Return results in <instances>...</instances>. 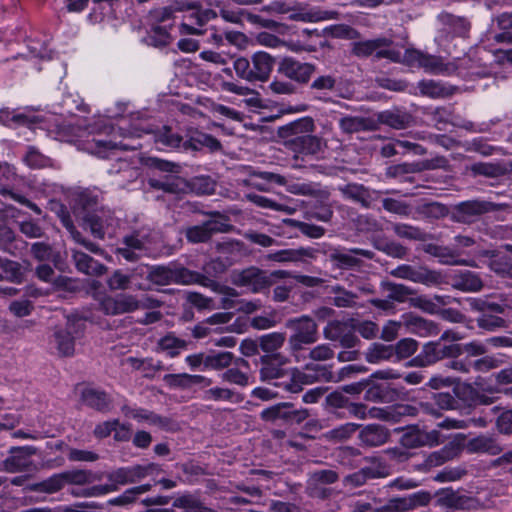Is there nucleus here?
Returning <instances> with one entry per match:
<instances>
[{
    "label": "nucleus",
    "mask_w": 512,
    "mask_h": 512,
    "mask_svg": "<svg viewBox=\"0 0 512 512\" xmlns=\"http://www.w3.org/2000/svg\"><path fill=\"white\" fill-rule=\"evenodd\" d=\"M424 56V52L408 48L405 50L404 54L402 55L399 51V61H392L393 63H402L410 67H419L421 66L422 58Z\"/></svg>",
    "instance_id": "obj_58"
},
{
    "label": "nucleus",
    "mask_w": 512,
    "mask_h": 512,
    "mask_svg": "<svg viewBox=\"0 0 512 512\" xmlns=\"http://www.w3.org/2000/svg\"><path fill=\"white\" fill-rule=\"evenodd\" d=\"M393 44V40L387 37L358 41L352 44V54L359 58L374 56L376 60L399 61V50L394 49Z\"/></svg>",
    "instance_id": "obj_6"
},
{
    "label": "nucleus",
    "mask_w": 512,
    "mask_h": 512,
    "mask_svg": "<svg viewBox=\"0 0 512 512\" xmlns=\"http://www.w3.org/2000/svg\"><path fill=\"white\" fill-rule=\"evenodd\" d=\"M346 325L341 321H330L323 329L324 338L330 341H338L346 332Z\"/></svg>",
    "instance_id": "obj_59"
},
{
    "label": "nucleus",
    "mask_w": 512,
    "mask_h": 512,
    "mask_svg": "<svg viewBox=\"0 0 512 512\" xmlns=\"http://www.w3.org/2000/svg\"><path fill=\"white\" fill-rule=\"evenodd\" d=\"M348 412L359 418V419H380V416H374V410H382L381 407H371L368 408L365 404L362 403H348L347 404Z\"/></svg>",
    "instance_id": "obj_55"
},
{
    "label": "nucleus",
    "mask_w": 512,
    "mask_h": 512,
    "mask_svg": "<svg viewBox=\"0 0 512 512\" xmlns=\"http://www.w3.org/2000/svg\"><path fill=\"white\" fill-rule=\"evenodd\" d=\"M63 129L67 135L79 138L85 137L81 141V148L100 158H107L118 149H127L121 143L104 139L103 134L107 129L106 127L100 128L86 125V120L82 118L71 119Z\"/></svg>",
    "instance_id": "obj_2"
},
{
    "label": "nucleus",
    "mask_w": 512,
    "mask_h": 512,
    "mask_svg": "<svg viewBox=\"0 0 512 512\" xmlns=\"http://www.w3.org/2000/svg\"><path fill=\"white\" fill-rule=\"evenodd\" d=\"M73 259L77 269L89 275H101L104 272V266L93 260L87 254L74 250Z\"/></svg>",
    "instance_id": "obj_36"
},
{
    "label": "nucleus",
    "mask_w": 512,
    "mask_h": 512,
    "mask_svg": "<svg viewBox=\"0 0 512 512\" xmlns=\"http://www.w3.org/2000/svg\"><path fill=\"white\" fill-rule=\"evenodd\" d=\"M144 250V241L137 235H131L125 237L124 246L118 248L117 252L127 261H135L140 257Z\"/></svg>",
    "instance_id": "obj_32"
},
{
    "label": "nucleus",
    "mask_w": 512,
    "mask_h": 512,
    "mask_svg": "<svg viewBox=\"0 0 512 512\" xmlns=\"http://www.w3.org/2000/svg\"><path fill=\"white\" fill-rule=\"evenodd\" d=\"M156 275H161L163 277V281L167 283H176L181 285L199 284L210 288L223 296L221 299V307L224 309L235 308L237 305L242 303V301L237 299L238 294L233 288L222 286L215 281L186 268L169 269L159 267L156 269Z\"/></svg>",
    "instance_id": "obj_3"
},
{
    "label": "nucleus",
    "mask_w": 512,
    "mask_h": 512,
    "mask_svg": "<svg viewBox=\"0 0 512 512\" xmlns=\"http://www.w3.org/2000/svg\"><path fill=\"white\" fill-rule=\"evenodd\" d=\"M317 251L311 247L297 249H283L266 256L267 259L276 262H304L307 259H315Z\"/></svg>",
    "instance_id": "obj_19"
},
{
    "label": "nucleus",
    "mask_w": 512,
    "mask_h": 512,
    "mask_svg": "<svg viewBox=\"0 0 512 512\" xmlns=\"http://www.w3.org/2000/svg\"><path fill=\"white\" fill-rule=\"evenodd\" d=\"M274 66V59L266 52L258 51V81H265Z\"/></svg>",
    "instance_id": "obj_57"
},
{
    "label": "nucleus",
    "mask_w": 512,
    "mask_h": 512,
    "mask_svg": "<svg viewBox=\"0 0 512 512\" xmlns=\"http://www.w3.org/2000/svg\"><path fill=\"white\" fill-rule=\"evenodd\" d=\"M374 416H380V420L396 422L401 417H416L419 415L417 405L398 404L394 406L383 407L382 410H374Z\"/></svg>",
    "instance_id": "obj_22"
},
{
    "label": "nucleus",
    "mask_w": 512,
    "mask_h": 512,
    "mask_svg": "<svg viewBox=\"0 0 512 512\" xmlns=\"http://www.w3.org/2000/svg\"><path fill=\"white\" fill-rule=\"evenodd\" d=\"M390 437L388 429L382 425L369 424L362 428L359 438L367 446H381L387 443Z\"/></svg>",
    "instance_id": "obj_24"
},
{
    "label": "nucleus",
    "mask_w": 512,
    "mask_h": 512,
    "mask_svg": "<svg viewBox=\"0 0 512 512\" xmlns=\"http://www.w3.org/2000/svg\"><path fill=\"white\" fill-rule=\"evenodd\" d=\"M324 32L333 38L339 39L353 40L360 37V33L355 28L346 24L331 25L325 28Z\"/></svg>",
    "instance_id": "obj_44"
},
{
    "label": "nucleus",
    "mask_w": 512,
    "mask_h": 512,
    "mask_svg": "<svg viewBox=\"0 0 512 512\" xmlns=\"http://www.w3.org/2000/svg\"><path fill=\"white\" fill-rule=\"evenodd\" d=\"M394 432L401 434L399 441L402 448H419L422 446L439 445V432L436 430L427 432L419 429L418 426L397 428Z\"/></svg>",
    "instance_id": "obj_8"
},
{
    "label": "nucleus",
    "mask_w": 512,
    "mask_h": 512,
    "mask_svg": "<svg viewBox=\"0 0 512 512\" xmlns=\"http://www.w3.org/2000/svg\"><path fill=\"white\" fill-rule=\"evenodd\" d=\"M418 89L422 95L431 98H443L451 96L454 88L446 86L441 82L434 80H422L418 83Z\"/></svg>",
    "instance_id": "obj_34"
},
{
    "label": "nucleus",
    "mask_w": 512,
    "mask_h": 512,
    "mask_svg": "<svg viewBox=\"0 0 512 512\" xmlns=\"http://www.w3.org/2000/svg\"><path fill=\"white\" fill-rule=\"evenodd\" d=\"M356 256L373 259L374 253L371 250L362 248H333L328 254V259L336 268L349 270L362 264V261Z\"/></svg>",
    "instance_id": "obj_10"
},
{
    "label": "nucleus",
    "mask_w": 512,
    "mask_h": 512,
    "mask_svg": "<svg viewBox=\"0 0 512 512\" xmlns=\"http://www.w3.org/2000/svg\"><path fill=\"white\" fill-rule=\"evenodd\" d=\"M287 403H280L264 409L261 412V418L265 421H286L287 418Z\"/></svg>",
    "instance_id": "obj_53"
},
{
    "label": "nucleus",
    "mask_w": 512,
    "mask_h": 512,
    "mask_svg": "<svg viewBox=\"0 0 512 512\" xmlns=\"http://www.w3.org/2000/svg\"><path fill=\"white\" fill-rule=\"evenodd\" d=\"M404 327L407 332L414 333L419 336H429L437 333V328L432 321L426 320L411 313L401 316Z\"/></svg>",
    "instance_id": "obj_23"
},
{
    "label": "nucleus",
    "mask_w": 512,
    "mask_h": 512,
    "mask_svg": "<svg viewBox=\"0 0 512 512\" xmlns=\"http://www.w3.org/2000/svg\"><path fill=\"white\" fill-rule=\"evenodd\" d=\"M275 11L278 14L288 13V18L293 21L315 23L326 20L339 19V13L334 10H326L319 6L299 4L294 7H286L284 4L275 2L271 6H263L260 11Z\"/></svg>",
    "instance_id": "obj_4"
},
{
    "label": "nucleus",
    "mask_w": 512,
    "mask_h": 512,
    "mask_svg": "<svg viewBox=\"0 0 512 512\" xmlns=\"http://www.w3.org/2000/svg\"><path fill=\"white\" fill-rule=\"evenodd\" d=\"M476 324L478 328L488 332L508 327V322L495 313H480L476 318Z\"/></svg>",
    "instance_id": "obj_39"
},
{
    "label": "nucleus",
    "mask_w": 512,
    "mask_h": 512,
    "mask_svg": "<svg viewBox=\"0 0 512 512\" xmlns=\"http://www.w3.org/2000/svg\"><path fill=\"white\" fill-rule=\"evenodd\" d=\"M394 353L393 345L373 343L365 353V359L369 363L377 364L382 361L391 360L394 357Z\"/></svg>",
    "instance_id": "obj_37"
},
{
    "label": "nucleus",
    "mask_w": 512,
    "mask_h": 512,
    "mask_svg": "<svg viewBox=\"0 0 512 512\" xmlns=\"http://www.w3.org/2000/svg\"><path fill=\"white\" fill-rule=\"evenodd\" d=\"M377 128L379 124L389 126L396 130L406 129L413 122L412 115L399 108L384 110L376 114Z\"/></svg>",
    "instance_id": "obj_15"
},
{
    "label": "nucleus",
    "mask_w": 512,
    "mask_h": 512,
    "mask_svg": "<svg viewBox=\"0 0 512 512\" xmlns=\"http://www.w3.org/2000/svg\"><path fill=\"white\" fill-rule=\"evenodd\" d=\"M391 275L397 278L410 280L424 285H438L442 282L440 273L429 270L425 267H416L411 265H400L391 271Z\"/></svg>",
    "instance_id": "obj_11"
},
{
    "label": "nucleus",
    "mask_w": 512,
    "mask_h": 512,
    "mask_svg": "<svg viewBox=\"0 0 512 512\" xmlns=\"http://www.w3.org/2000/svg\"><path fill=\"white\" fill-rule=\"evenodd\" d=\"M278 70L287 78L305 84L314 73L315 66L311 63H302L292 57H285L281 60Z\"/></svg>",
    "instance_id": "obj_14"
},
{
    "label": "nucleus",
    "mask_w": 512,
    "mask_h": 512,
    "mask_svg": "<svg viewBox=\"0 0 512 512\" xmlns=\"http://www.w3.org/2000/svg\"><path fill=\"white\" fill-rule=\"evenodd\" d=\"M158 346L162 351L166 352L168 356L175 357L186 348V343L169 334L159 340Z\"/></svg>",
    "instance_id": "obj_42"
},
{
    "label": "nucleus",
    "mask_w": 512,
    "mask_h": 512,
    "mask_svg": "<svg viewBox=\"0 0 512 512\" xmlns=\"http://www.w3.org/2000/svg\"><path fill=\"white\" fill-rule=\"evenodd\" d=\"M468 500V498L458 495L451 489L444 490L439 498V502L442 505L456 509H464Z\"/></svg>",
    "instance_id": "obj_50"
},
{
    "label": "nucleus",
    "mask_w": 512,
    "mask_h": 512,
    "mask_svg": "<svg viewBox=\"0 0 512 512\" xmlns=\"http://www.w3.org/2000/svg\"><path fill=\"white\" fill-rule=\"evenodd\" d=\"M337 479L338 475L333 470H318L309 475L308 486L316 487L318 484H332Z\"/></svg>",
    "instance_id": "obj_51"
},
{
    "label": "nucleus",
    "mask_w": 512,
    "mask_h": 512,
    "mask_svg": "<svg viewBox=\"0 0 512 512\" xmlns=\"http://www.w3.org/2000/svg\"><path fill=\"white\" fill-rule=\"evenodd\" d=\"M82 401L98 411H109L112 404V399L107 393L93 388L83 390Z\"/></svg>",
    "instance_id": "obj_29"
},
{
    "label": "nucleus",
    "mask_w": 512,
    "mask_h": 512,
    "mask_svg": "<svg viewBox=\"0 0 512 512\" xmlns=\"http://www.w3.org/2000/svg\"><path fill=\"white\" fill-rule=\"evenodd\" d=\"M460 409H472L478 405H489L493 398L480 392L470 383H458L452 389Z\"/></svg>",
    "instance_id": "obj_12"
},
{
    "label": "nucleus",
    "mask_w": 512,
    "mask_h": 512,
    "mask_svg": "<svg viewBox=\"0 0 512 512\" xmlns=\"http://www.w3.org/2000/svg\"><path fill=\"white\" fill-rule=\"evenodd\" d=\"M339 126L345 133L377 130V122L370 117L346 116L339 120Z\"/></svg>",
    "instance_id": "obj_26"
},
{
    "label": "nucleus",
    "mask_w": 512,
    "mask_h": 512,
    "mask_svg": "<svg viewBox=\"0 0 512 512\" xmlns=\"http://www.w3.org/2000/svg\"><path fill=\"white\" fill-rule=\"evenodd\" d=\"M315 125L311 118L305 117L279 128L285 147L293 152L295 161L300 156H313L323 148L321 138L313 135Z\"/></svg>",
    "instance_id": "obj_1"
},
{
    "label": "nucleus",
    "mask_w": 512,
    "mask_h": 512,
    "mask_svg": "<svg viewBox=\"0 0 512 512\" xmlns=\"http://www.w3.org/2000/svg\"><path fill=\"white\" fill-rule=\"evenodd\" d=\"M121 410L125 417L135 419L138 422H147L154 425L162 424V420L159 416L146 409L132 408L125 405L121 408Z\"/></svg>",
    "instance_id": "obj_40"
},
{
    "label": "nucleus",
    "mask_w": 512,
    "mask_h": 512,
    "mask_svg": "<svg viewBox=\"0 0 512 512\" xmlns=\"http://www.w3.org/2000/svg\"><path fill=\"white\" fill-rule=\"evenodd\" d=\"M358 425L353 423H346L337 428H334L326 433V437L334 441H344L351 437L356 432Z\"/></svg>",
    "instance_id": "obj_56"
},
{
    "label": "nucleus",
    "mask_w": 512,
    "mask_h": 512,
    "mask_svg": "<svg viewBox=\"0 0 512 512\" xmlns=\"http://www.w3.org/2000/svg\"><path fill=\"white\" fill-rule=\"evenodd\" d=\"M284 222L291 226L297 227L302 234L310 238H320L325 233V229L321 226L300 222L294 219H286Z\"/></svg>",
    "instance_id": "obj_52"
},
{
    "label": "nucleus",
    "mask_w": 512,
    "mask_h": 512,
    "mask_svg": "<svg viewBox=\"0 0 512 512\" xmlns=\"http://www.w3.org/2000/svg\"><path fill=\"white\" fill-rule=\"evenodd\" d=\"M353 329L365 339H374L379 332L378 325L368 320L355 323Z\"/></svg>",
    "instance_id": "obj_64"
},
{
    "label": "nucleus",
    "mask_w": 512,
    "mask_h": 512,
    "mask_svg": "<svg viewBox=\"0 0 512 512\" xmlns=\"http://www.w3.org/2000/svg\"><path fill=\"white\" fill-rule=\"evenodd\" d=\"M372 242L377 250L393 258L403 259L408 253V249L402 244L384 237H374Z\"/></svg>",
    "instance_id": "obj_35"
},
{
    "label": "nucleus",
    "mask_w": 512,
    "mask_h": 512,
    "mask_svg": "<svg viewBox=\"0 0 512 512\" xmlns=\"http://www.w3.org/2000/svg\"><path fill=\"white\" fill-rule=\"evenodd\" d=\"M382 289L386 293L387 298L392 301L403 303L407 300L408 296L412 294V290L403 284L392 282H385L382 284Z\"/></svg>",
    "instance_id": "obj_41"
},
{
    "label": "nucleus",
    "mask_w": 512,
    "mask_h": 512,
    "mask_svg": "<svg viewBox=\"0 0 512 512\" xmlns=\"http://www.w3.org/2000/svg\"><path fill=\"white\" fill-rule=\"evenodd\" d=\"M338 190L345 199L357 202L364 208H369L373 198L368 190L361 184L350 183L338 187Z\"/></svg>",
    "instance_id": "obj_27"
},
{
    "label": "nucleus",
    "mask_w": 512,
    "mask_h": 512,
    "mask_svg": "<svg viewBox=\"0 0 512 512\" xmlns=\"http://www.w3.org/2000/svg\"><path fill=\"white\" fill-rule=\"evenodd\" d=\"M420 68L432 74L444 75H451L457 69L453 63H444L442 57L426 53H424Z\"/></svg>",
    "instance_id": "obj_31"
},
{
    "label": "nucleus",
    "mask_w": 512,
    "mask_h": 512,
    "mask_svg": "<svg viewBox=\"0 0 512 512\" xmlns=\"http://www.w3.org/2000/svg\"><path fill=\"white\" fill-rule=\"evenodd\" d=\"M333 297L332 304L338 308H355L358 304V295L346 290L342 286H334L332 288Z\"/></svg>",
    "instance_id": "obj_38"
},
{
    "label": "nucleus",
    "mask_w": 512,
    "mask_h": 512,
    "mask_svg": "<svg viewBox=\"0 0 512 512\" xmlns=\"http://www.w3.org/2000/svg\"><path fill=\"white\" fill-rule=\"evenodd\" d=\"M494 210V204L487 201L470 200L457 204L451 218L458 223H471L475 218Z\"/></svg>",
    "instance_id": "obj_13"
},
{
    "label": "nucleus",
    "mask_w": 512,
    "mask_h": 512,
    "mask_svg": "<svg viewBox=\"0 0 512 512\" xmlns=\"http://www.w3.org/2000/svg\"><path fill=\"white\" fill-rule=\"evenodd\" d=\"M156 142L166 147L176 148L179 147L182 138L174 133L168 127H164L156 136Z\"/></svg>",
    "instance_id": "obj_63"
},
{
    "label": "nucleus",
    "mask_w": 512,
    "mask_h": 512,
    "mask_svg": "<svg viewBox=\"0 0 512 512\" xmlns=\"http://www.w3.org/2000/svg\"><path fill=\"white\" fill-rule=\"evenodd\" d=\"M441 360L440 344L435 342L426 343L421 352L412 358L407 366L409 367H428Z\"/></svg>",
    "instance_id": "obj_25"
},
{
    "label": "nucleus",
    "mask_w": 512,
    "mask_h": 512,
    "mask_svg": "<svg viewBox=\"0 0 512 512\" xmlns=\"http://www.w3.org/2000/svg\"><path fill=\"white\" fill-rule=\"evenodd\" d=\"M394 356L397 360L406 359L412 356L418 349V342L412 338H403L393 345Z\"/></svg>",
    "instance_id": "obj_47"
},
{
    "label": "nucleus",
    "mask_w": 512,
    "mask_h": 512,
    "mask_svg": "<svg viewBox=\"0 0 512 512\" xmlns=\"http://www.w3.org/2000/svg\"><path fill=\"white\" fill-rule=\"evenodd\" d=\"M233 283L240 287H246L248 290L256 291V269L248 268L238 272L233 277Z\"/></svg>",
    "instance_id": "obj_49"
},
{
    "label": "nucleus",
    "mask_w": 512,
    "mask_h": 512,
    "mask_svg": "<svg viewBox=\"0 0 512 512\" xmlns=\"http://www.w3.org/2000/svg\"><path fill=\"white\" fill-rule=\"evenodd\" d=\"M493 298V295L470 297L467 298V303L472 311L479 313L504 314L511 308L506 301L496 302Z\"/></svg>",
    "instance_id": "obj_18"
},
{
    "label": "nucleus",
    "mask_w": 512,
    "mask_h": 512,
    "mask_svg": "<svg viewBox=\"0 0 512 512\" xmlns=\"http://www.w3.org/2000/svg\"><path fill=\"white\" fill-rule=\"evenodd\" d=\"M286 327L292 331L288 339L291 351L297 355L306 345H311L319 339L318 325L309 316H301L287 320Z\"/></svg>",
    "instance_id": "obj_5"
},
{
    "label": "nucleus",
    "mask_w": 512,
    "mask_h": 512,
    "mask_svg": "<svg viewBox=\"0 0 512 512\" xmlns=\"http://www.w3.org/2000/svg\"><path fill=\"white\" fill-rule=\"evenodd\" d=\"M392 230L397 237L410 241L424 242L430 238V235L420 227L407 223H394Z\"/></svg>",
    "instance_id": "obj_33"
},
{
    "label": "nucleus",
    "mask_w": 512,
    "mask_h": 512,
    "mask_svg": "<svg viewBox=\"0 0 512 512\" xmlns=\"http://www.w3.org/2000/svg\"><path fill=\"white\" fill-rule=\"evenodd\" d=\"M130 283L131 277L119 270L115 271L107 280V285L111 290H126Z\"/></svg>",
    "instance_id": "obj_61"
},
{
    "label": "nucleus",
    "mask_w": 512,
    "mask_h": 512,
    "mask_svg": "<svg viewBox=\"0 0 512 512\" xmlns=\"http://www.w3.org/2000/svg\"><path fill=\"white\" fill-rule=\"evenodd\" d=\"M454 298L445 295H435L432 298L427 296H418L410 299V304L424 312L434 314L438 311L440 306H446L450 304Z\"/></svg>",
    "instance_id": "obj_30"
},
{
    "label": "nucleus",
    "mask_w": 512,
    "mask_h": 512,
    "mask_svg": "<svg viewBox=\"0 0 512 512\" xmlns=\"http://www.w3.org/2000/svg\"><path fill=\"white\" fill-rule=\"evenodd\" d=\"M414 214L412 218L415 220H437L448 215V208L439 202L420 200L413 206Z\"/></svg>",
    "instance_id": "obj_16"
},
{
    "label": "nucleus",
    "mask_w": 512,
    "mask_h": 512,
    "mask_svg": "<svg viewBox=\"0 0 512 512\" xmlns=\"http://www.w3.org/2000/svg\"><path fill=\"white\" fill-rule=\"evenodd\" d=\"M334 357V350L329 344H319L308 353V358L312 361H327Z\"/></svg>",
    "instance_id": "obj_62"
},
{
    "label": "nucleus",
    "mask_w": 512,
    "mask_h": 512,
    "mask_svg": "<svg viewBox=\"0 0 512 512\" xmlns=\"http://www.w3.org/2000/svg\"><path fill=\"white\" fill-rule=\"evenodd\" d=\"M163 381L165 384L173 389L181 388L186 389L195 384L204 383L205 385H210L211 381L205 378L202 375H190L187 373L181 374H166L163 377Z\"/></svg>",
    "instance_id": "obj_28"
},
{
    "label": "nucleus",
    "mask_w": 512,
    "mask_h": 512,
    "mask_svg": "<svg viewBox=\"0 0 512 512\" xmlns=\"http://www.w3.org/2000/svg\"><path fill=\"white\" fill-rule=\"evenodd\" d=\"M382 206L387 212L402 217H412L413 206L405 201L394 198H384L382 200Z\"/></svg>",
    "instance_id": "obj_43"
},
{
    "label": "nucleus",
    "mask_w": 512,
    "mask_h": 512,
    "mask_svg": "<svg viewBox=\"0 0 512 512\" xmlns=\"http://www.w3.org/2000/svg\"><path fill=\"white\" fill-rule=\"evenodd\" d=\"M84 329V321L80 318L69 317L66 327L59 329L54 337L56 348L59 354L71 356L75 350V338L78 337Z\"/></svg>",
    "instance_id": "obj_9"
},
{
    "label": "nucleus",
    "mask_w": 512,
    "mask_h": 512,
    "mask_svg": "<svg viewBox=\"0 0 512 512\" xmlns=\"http://www.w3.org/2000/svg\"><path fill=\"white\" fill-rule=\"evenodd\" d=\"M432 400L435 402L439 412L460 409V404H458L455 395L449 392L433 393Z\"/></svg>",
    "instance_id": "obj_48"
},
{
    "label": "nucleus",
    "mask_w": 512,
    "mask_h": 512,
    "mask_svg": "<svg viewBox=\"0 0 512 512\" xmlns=\"http://www.w3.org/2000/svg\"><path fill=\"white\" fill-rule=\"evenodd\" d=\"M261 378L264 381L278 379L284 376L283 365L286 360L280 354H265L261 357Z\"/></svg>",
    "instance_id": "obj_21"
},
{
    "label": "nucleus",
    "mask_w": 512,
    "mask_h": 512,
    "mask_svg": "<svg viewBox=\"0 0 512 512\" xmlns=\"http://www.w3.org/2000/svg\"><path fill=\"white\" fill-rule=\"evenodd\" d=\"M451 285L453 288L463 292H479L484 287L480 276L469 270L455 273L451 277Z\"/></svg>",
    "instance_id": "obj_20"
},
{
    "label": "nucleus",
    "mask_w": 512,
    "mask_h": 512,
    "mask_svg": "<svg viewBox=\"0 0 512 512\" xmlns=\"http://www.w3.org/2000/svg\"><path fill=\"white\" fill-rule=\"evenodd\" d=\"M437 22L442 27V31L447 35L463 37L470 29V23L464 17L448 12H441L437 16Z\"/></svg>",
    "instance_id": "obj_17"
},
{
    "label": "nucleus",
    "mask_w": 512,
    "mask_h": 512,
    "mask_svg": "<svg viewBox=\"0 0 512 512\" xmlns=\"http://www.w3.org/2000/svg\"><path fill=\"white\" fill-rule=\"evenodd\" d=\"M232 362V354L230 352H220L205 357V368L221 369L228 367Z\"/></svg>",
    "instance_id": "obj_54"
},
{
    "label": "nucleus",
    "mask_w": 512,
    "mask_h": 512,
    "mask_svg": "<svg viewBox=\"0 0 512 512\" xmlns=\"http://www.w3.org/2000/svg\"><path fill=\"white\" fill-rule=\"evenodd\" d=\"M490 269L501 277L512 278V258L507 255H500L489 263Z\"/></svg>",
    "instance_id": "obj_45"
},
{
    "label": "nucleus",
    "mask_w": 512,
    "mask_h": 512,
    "mask_svg": "<svg viewBox=\"0 0 512 512\" xmlns=\"http://www.w3.org/2000/svg\"><path fill=\"white\" fill-rule=\"evenodd\" d=\"M284 340V334L270 333L261 336L260 346L266 354H278L276 351L283 345Z\"/></svg>",
    "instance_id": "obj_46"
},
{
    "label": "nucleus",
    "mask_w": 512,
    "mask_h": 512,
    "mask_svg": "<svg viewBox=\"0 0 512 512\" xmlns=\"http://www.w3.org/2000/svg\"><path fill=\"white\" fill-rule=\"evenodd\" d=\"M98 304L106 315H120L138 310L141 302L131 294L103 295L98 299Z\"/></svg>",
    "instance_id": "obj_7"
},
{
    "label": "nucleus",
    "mask_w": 512,
    "mask_h": 512,
    "mask_svg": "<svg viewBox=\"0 0 512 512\" xmlns=\"http://www.w3.org/2000/svg\"><path fill=\"white\" fill-rule=\"evenodd\" d=\"M404 326L403 319L400 321L389 320L385 323L381 331V339L386 342H391L397 338L401 328Z\"/></svg>",
    "instance_id": "obj_60"
}]
</instances>
